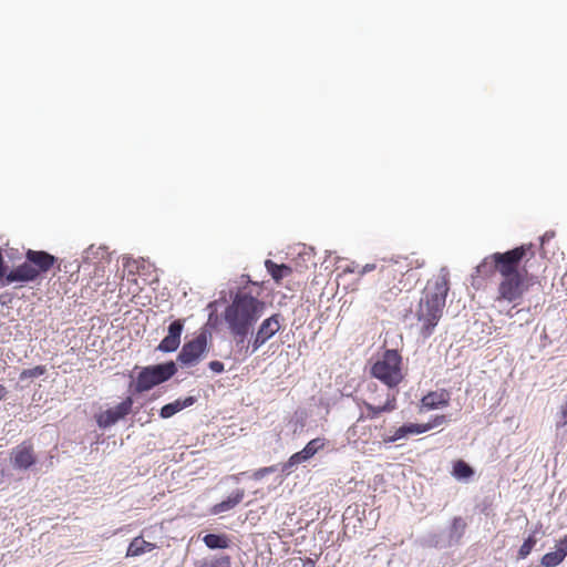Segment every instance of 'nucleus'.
Masks as SVG:
<instances>
[{
	"label": "nucleus",
	"mask_w": 567,
	"mask_h": 567,
	"mask_svg": "<svg viewBox=\"0 0 567 567\" xmlns=\"http://www.w3.org/2000/svg\"><path fill=\"white\" fill-rule=\"evenodd\" d=\"M133 281H134L135 286L138 288L137 279H136V278H134V280H133Z\"/></svg>",
	"instance_id": "36"
},
{
	"label": "nucleus",
	"mask_w": 567,
	"mask_h": 567,
	"mask_svg": "<svg viewBox=\"0 0 567 567\" xmlns=\"http://www.w3.org/2000/svg\"><path fill=\"white\" fill-rule=\"evenodd\" d=\"M375 269L379 270V267L375 264H367L363 267L359 268L358 275L359 276H363V275H365V274H368L370 271H373Z\"/></svg>",
	"instance_id": "32"
},
{
	"label": "nucleus",
	"mask_w": 567,
	"mask_h": 567,
	"mask_svg": "<svg viewBox=\"0 0 567 567\" xmlns=\"http://www.w3.org/2000/svg\"><path fill=\"white\" fill-rule=\"evenodd\" d=\"M422 405L429 410L437 409L449 404V394L442 392H430L422 398Z\"/></svg>",
	"instance_id": "21"
},
{
	"label": "nucleus",
	"mask_w": 567,
	"mask_h": 567,
	"mask_svg": "<svg viewBox=\"0 0 567 567\" xmlns=\"http://www.w3.org/2000/svg\"><path fill=\"white\" fill-rule=\"evenodd\" d=\"M413 268V265L406 257L392 258L384 260L379 266V278L377 286L379 298L384 302L394 300L402 291L401 282L405 274Z\"/></svg>",
	"instance_id": "4"
},
{
	"label": "nucleus",
	"mask_w": 567,
	"mask_h": 567,
	"mask_svg": "<svg viewBox=\"0 0 567 567\" xmlns=\"http://www.w3.org/2000/svg\"><path fill=\"white\" fill-rule=\"evenodd\" d=\"M277 471V466L276 465H271V466H266V467H260L258 470H256L252 474H251V478L254 481H260L262 480L264 477H266L267 475L271 474V473H275Z\"/></svg>",
	"instance_id": "28"
},
{
	"label": "nucleus",
	"mask_w": 567,
	"mask_h": 567,
	"mask_svg": "<svg viewBox=\"0 0 567 567\" xmlns=\"http://www.w3.org/2000/svg\"><path fill=\"white\" fill-rule=\"evenodd\" d=\"M209 369L215 373H221L224 371V363L220 361H210Z\"/></svg>",
	"instance_id": "33"
},
{
	"label": "nucleus",
	"mask_w": 567,
	"mask_h": 567,
	"mask_svg": "<svg viewBox=\"0 0 567 567\" xmlns=\"http://www.w3.org/2000/svg\"><path fill=\"white\" fill-rule=\"evenodd\" d=\"M244 496H245L244 489H241V488L236 489L226 499H224L223 502H220L218 504H215L212 507V513L220 514V513L233 509L244 499Z\"/></svg>",
	"instance_id": "16"
},
{
	"label": "nucleus",
	"mask_w": 567,
	"mask_h": 567,
	"mask_svg": "<svg viewBox=\"0 0 567 567\" xmlns=\"http://www.w3.org/2000/svg\"><path fill=\"white\" fill-rule=\"evenodd\" d=\"M47 372L44 365H37L32 369H24L20 373V380L33 379L43 375Z\"/></svg>",
	"instance_id": "26"
},
{
	"label": "nucleus",
	"mask_w": 567,
	"mask_h": 567,
	"mask_svg": "<svg viewBox=\"0 0 567 567\" xmlns=\"http://www.w3.org/2000/svg\"><path fill=\"white\" fill-rule=\"evenodd\" d=\"M195 399L193 396H187L184 400H176L172 403L165 404L159 412L161 417L168 419L172 417L177 412L182 411L185 408L193 405Z\"/></svg>",
	"instance_id": "19"
},
{
	"label": "nucleus",
	"mask_w": 567,
	"mask_h": 567,
	"mask_svg": "<svg viewBox=\"0 0 567 567\" xmlns=\"http://www.w3.org/2000/svg\"><path fill=\"white\" fill-rule=\"evenodd\" d=\"M362 405L367 409L364 419H375L382 413H389L396 409V396L394 393H388L383 402L374 404L372 402L363 401Z\"/></svg>",
	"instance_id": "14"
},
{
	"label": "nucleus",
	"mask_w": 567,
	"mask_h": 567,
	"mask_svg": "<svg viewBox=\"0 0 567 567\" xmlns=\"http://www.w3.org/2000/svg\"><path fill=\"white\" fill-rule=\"evenodd\" d=\"M567 425V396L564 403L560 405L559 411L557 413V427H563Z\"/></svg>",
	"instance_id": "29"
},
{
	"label": "nucleus",
	"mask_w": 567,
	"mask_h": 567,
	"mask_svg": "<svg viewBox=\"0 0 567 567\" xmlns=\"http://www.w3.org/2000/svg\"><path fill=\"white\" fill-rule=\"evenodd\" d=\"M452 474L456 478L465 480V478H470L471 476H473L474 471L467 463H465L462 460H458L454 463Z\"/></svg>",
	"instance_id": "23"
},
{
	"label": "nucleus",
	"mask_w": 567,
	"mask_h": 567,
	"mask_svg": "<svg viewBox=\"0 0 567 567\" xmlns=\"http://www.w3.org/2000/svg\"><path fill=\"white\" fill-rule=\"evenodd\" d=\"M205 545L210 549H224L229 546V540L225 535L207 534L204 536Z\"/></svg>",
	"instance_id": "22"
},
{
	"label": "nucleus",
	"mask_w": 567,
	"mask_h": 567,
	"mask_svg": "<svg viewBox=\"0 0 567 567\" xmlns=\"http://www.w3.org/2000/svg\"><path fill=\"white\" fill-rule=\"evenodd\" d=\"M175 373L176 367L174 362L144 368L137 377L136 390L138 392L148 391L153 386L167 381Z\"/></svg>",
	"instance_id": "7"
},
{
	"label": "nucleus",
	"mask_w": 567,
	"mask_h": 567,
	"mask_svg": "<svg viewBox=\"0 0 567 567\" xmlns=\"http://www.w3.org/2000/svg\"><path fill=\"white\" fill-rule=\"evenodd\" d=\"M155 548V544L146 542L142 536H137L130 543L126 550V557L141 556L145 553L152 551Z\"/></svg>",
	"instance_id": "18"
},
{
	"label": "nucleus",
	"mask_w": 567,
	"mask_h": 567,
	"mask_svg": "<svg viewBox=\"0 0 567 567\" xmlns=\"http://www.w3.org/2000/svg\"><path fill=\"white\" fill-rule=\"evenodd\" d=\"M358 270H359V266H358V265L352 264L351 266H347V267L343 269V272H358Z\"/></svg>",
	"instance_id": "34"
},
{
	"label": "nucleus",
	"mask_w": 567,
	"mask_h": 567,
	"mask_svg": "<svg viewBox=\"0 0 567 567\" xmlns=\"http://www.w3.org/2000/svg\"><path fill=\"white\" fill-rule=\"evenodd\" d=\"M133 400L127 396L120 404L113 409H109L96 416V422L100 427H109L115 424L118 420L125 417L132 410Z\"/></svg>",
	"instance_id": "12"
},
{
	"label": "nucleus",
	"mask_w": 567,
	"mask_h": 567,
	"mask_svg": "<svg viewBox=\"0 0 567 567\" xmlns=\"http://www.w3.org/2000/svg\"><path fill=\"white\" fill-rule=\"evenodd\" d=\"M364 420V415L361 414L357 422L348 429V435L350 439H353L354 442L361 441V443L367 444L371 436L372 429L371 426H362L360 427L359 423Z\"/></svg>",
	"instance_id": "20"
},
{
	"label": "nucleus",
	"mask_w": 567,
	"mask_h": 567,
	"mask_svg": "<svg viewBox=\"0 0 567 567\" xmlns=\"http://www.w3.org/2000/svg\"><path fill=\"white\" fill-rule=\"evenodd\" d=\"M467 527L466 522L462 517H454L451 524V537H455L456 539H460Z\"/></svg>",
	"instance_id": "24"
},
{
	"label": "nucleus",
	"mask_w": 567,
	"mask_h": 567,
	"mask_svg": "<svg viewBox=\"0 0 567 567\" xmlns=\"http://www.w3.org/2000/svg\"><path fill=\"white\" fill-rule=\"evenodd\" d=\"M426 432V427H424V424H417V423H409L404 424L400 427H398L392 435L384 436L383 443H394L403 437H406L409 435H416L422 434Z\"/></svg>",
	"instance_id": "15"
},
{
	"label": "nucleus",
	"mask_w": 567,
	"mask_h": 567,
	"mask_svg": "<svg viewBox=\"0 0 567 567\" xmlns=\"http://www.w3.org/2000/svg\"><path fill=\"white\" fill-rule=\"evenodd\" d=\"M371 375L390 389L398 386L404 379L402 357L396 350H386L371 367Z\"/></svg>",
	"instance_id": "6"
},
{
	"label": "nucleus",
	"mask_w": 567,
	"mask_h": 567,
	"mask_svg": "<svg viewBox=\"0 0 567 567\" xmlns=\"http://www.w3.org/2000/svg\"><path fill=\"white\" fill-rule=\"evenodd\" d=\"M264 310V302L248 293H238L225 310L230 332L243 342Z\"/></svg>",
	"instance_id": "3"
},
{
	"label": "nucleus",
	"mask_w": 567,
	"mask_h": 567,
	"mask_svg": "<svg viewBox=\"0 0 567 567\" xmlns=\"http://www.w3.org/2000/svg\"><path fill=\"white\" fill-rule=\"evenodd\" d=\"M282 320L284 318L280 313H274L261 322L251 341V352L257 351L281 329Z\"/></svg>",
	"instance_id": "9"
},
{
	"label": "nucleus",
	"mask_w": 567,
	"mask_h": 567,
	"mask_svg": "<svg viewBox=\"0 0 567 567\" xmlns=\"http://www.w3.org/2000/svg\"><path fill=\"white\" fill-rule=\"evenodd\" d=\"M450 280L446 272L440 274L430 280L424 288L423 296L420 299L415 312L420 323V333L429 338L437 326L443 309L445 307L446 296L450 290Z\"/></svg>",
	"instance_id": "2"
},
{
	"label": "nucleus",
	"mask_w": 567,
	"mask_h": 567,
	"mask_svg": "<svg viewBox=\"0 0 567 567\" xmlns=\"http://www.w3.org/2000/svg\"><path fill=\"white\" fill-rule=\"evenodd\" d=\"M565 558L557 551H550L545 554L542 557V565L545 567H556L558 566Z\"/></svg>",
	"instance_id": "25"
},
{
	"label": "nucleus",
	"mask_w": 567,
	"mask_h": 567,
	"mask_svg": "<svg viewBox=\"0 0 567 567\" xmlns=\"http://www.w3.org/2000/svg\"><path fill=\"white\" fill-rule=\"evenodd\" d=\"M446 422H447V419L445 415H435L427 423H424V427H426V432H427V431H430L434 427H437Z\"/></svg>",
	"instance_id": "30"
},
{
	"label": "nucleus",
	"mask_w": 567,
	"mask_h": 567,
	"mask_svg": "<svg viewBox=\"0 0 567 567\" xmlns=\"http://www.w3.org/2000/svg\"><path fill=\"white\" fill-rule=\"evenodd\" d=\"M10 460L14 468L29 470L37 462L33 445L30 442H22L12 449Z\"/></svg>",
	"instance_id": "11"
},
{
	"label": "nucleus",
	"mask_w": 567,
	"mask_h": 567,
	"mask_svg": "<svg viewBox=\"0 0 567 567\" xmlns=\"http://www.w3.org/2000/svg\"><path fill=\"white\" fill-rule=\"evenodd\" d=\"M326 446V440L321 437H316L309 441L306 446L292 454L288 461L282 465V472L290 473L291 468L302 462L310 460L316 453L322 450Z\"/></svg>",
	"instance_id": "10"
},
{
	"label": "nucleus",
	"mask_w": 567,
	"mask_h": 567,
	"mask_svg": "<svg viewBox=\"0 0 567 567\" xmlns=\"http://www.w3.org/2000/svg\"><path fill=\"white\" fill-rule=\"evenodd\" d=\"M556 550L565 558L567 556V535H565L557 544Z\"/></svg>",
	"instance_id": "31"
},
{
	"label": "nucleus",
	"mask_w": 567,
	"mask_h": 567,
	"mask_svg": "<svg viewBox=\"0 0 567 567\" xmlns=\"http://www.w3.org/2000/svg\"><path fill=\"white\" fill-rule=\"evenodd\" d=\"M536 542L537 540L534 536H528L518 550L519 558H526L533 550Z\"/></svg>",
	"instance_id": "27"
},
{
	"label": "nucleus",
	"mask_w": 567,
	"mask_h": 567,
	"mask_svg": "<svg viewBox=\"0 0 567 567\" xmlns=\"http://www.w3.org/2000/svg\"><path fill=\"white\" fill-rule=\"evenodd\" d=\"M184 329V320L177 319L168 327V334L159 342L157 350L162 352H173L177 350L181 343V336Z\"/></svg>",
	"instance_id": "13"
},
{
	"label": "nucleus",
	"mask_w": 567,
	"mask_h": 567,
	"mask_svg": "<svg viewBox=\"0 0 567 567\" xmlns=\"http://www.w3.org/2000/svg\"><path fill=\"white\" fill-rule=\"evenodd\" d=\"M207 349V336L205 332L199 333L194 339L184 343L177 360L184 365L196 363Z\"/></svg>",
	"instance_id": "8"
},
{
	"label": "nucleus",
	"mask_w": 567,
	"mask_h": 567,
	"mask_svg": "<svg viewBox=\"0 0 567 567\" xmlns=\"http://www.w3.org/2000/svg\"><path fill=\"white\" fill-rule=\"evenodd\" d=\"M535 256L533 244H523L484 258L481 267L499 275L495 301L518 303L530 286L527 262Z\"/></svg>",
	"instance_id": "1"
},
{
	"label": "nucleus",
	"mask_w": 567,
	"mask_h": 567,
	"mask_svg": "<svg viewBox=\"0 0 567 567\" xmlns=\"http://www.w3.org/2000/svg\"><path fill=\"white\" fill-rule=\"evenodd\" d=\"M6 394H7L6 388L2 384H0V401L6 396Z\"/></svg>",
	"instance_id": "35"
},
{
	"label": "nucleus",
	"mask_w": 567,
	"mask_h": 567,
	"mask_svg": "<svg viewBox=\"0 0 567 567\" xmlns=\"http://www.w3.org/2000/svg\"><path fill=\"white\" fill-rule=\"evenodd\" d=\"M58 262L56 257L44 250L28 249L25 260L10 270L6 276V285L13 282L28 284L37 281Z\"/></svg>",
	"instance_id": "5"
},
{
	"label": "nucleus",
	"mask_w": 567,
	"mask_h": 567,
	"mask_svg": "<svg viewBox=\"0 0 567 567\" xmlns=\"http://www.w3.org/2000/svg\"><path fill=\"white\" fill-rule=\"evenodd\" d=\"M265 267L267 271L270 274L271 278L275 280L276 284H280L282 279L291 276L292 268L285 264H277L272 261L271 259H267L265 261Z\"/></svg>",
	"instance_id": "17"
}]
</instances>
